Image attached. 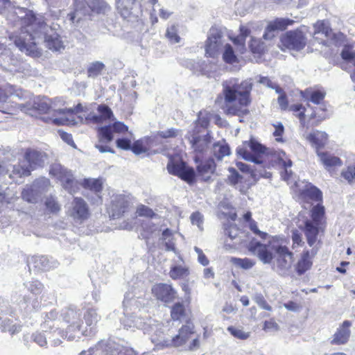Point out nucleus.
Segmentation results:
<instances>
[{"instance_id": "43", "label": "nucleus", "mask_w": 355, "mask_h": 355, "mask_svg": "<svg viewBox=\"0 0 355 355\" xmlns=\"http://www.w3.org/2000/svg\"><path fill=\"white\" fill-rule=\"evenodd\" d=\"M31 261L33 266L37 270H47L53 267L49 259L45 256L33 257Z\"/></svg>"}, {"instance_id": "38", "label": "nucleus", "mask_w": 355, "mask_h": 355, "mask_svg": "<svg viewBox=\"0 0 355 355\" xmlns=\"http://www.w3.org/2000/svg\"><path fill=\"white\" fill-rule=\"evenodd\" d=\"M277 158L278 159L279 164L284 168V173H282V175L284 180L288 181L290 179V175L292 173L291 170L289 169L292 166V162L283 151L277 153Z\"/></svg>"}, {"instance_id": "41", "label": "nucleus", "mask_w": 355, "mask_h": 355, "mask_svg": "<svg viewBox=\"0 0 355 355\" xmlns=\"http://www.w3.org/2000/svg\"><path fill=\"white\" fill-rule=\"evenodd\" d=\"M213 152L216 158L221 160L224 157L230 154V149L227 144L222 141L214 144Z\"/></svg>"}, {"instance_id": "17", "label": "nucleus", "mask_w": 355, "mask_h": 355, "mask_svg": "<svg viewBox=\"0 0 355 355\" xmlns=\"http://www.w3.org/2000/svg\"><path fill=\"white\" fill-rule=\"evenodd\" d=\"M187 138L189 141L193 150L199 153L205 152L211 142V137L209 132L204 134L200 130H193L192 132H189Z\"/></svg>"}, {"instance_id": "62", "label": "nucleus", "mask_w": 355, "mask_h": 355, "mask_svg": "<svg viewBox=\"0 0 355 355\" xmlns=\"http://www.w3.org/2000/svg\"><path fill=\"white\" fill-rule=\"evenodd\" d=\"M136 214L139 216L151 217L153 215V211L145 205H139L137 209Z\"/></svg>"}, {"instance_id": "21", "label": "nucleus", "mask_w": 355, "mask_h": 355, "mask_svg": "<svg viewBox=\"0 0 355 355\" xmlns=\"http://www.w3.org/2000/svg\"><path fill=\"white\" fill-rule=\"evenodd\" d=\"M293 22V20L287 18H277L270 21L266 28L263 38L266 40H272L275 36V31H284Z\"/></svg>"}, {"instance_id": "2", "label": "nucleus", "mask_w": 355, "mask_h": 355, "mask_svg": "<svg viewBox=\"0 0 355 355\" xmlns=\"http://www.w3.org/2000/svg\"><path fill=\"white\" fill-rule=\"evenodd\" d=\"M223 91L216 99L221 108L227 114L240 115L249 105L252 83L245 80L239 83L238 79L230 78L222 84Z\"/></svg>"}, {"instance_id": "51", "label": "nucleus", "mask_w": 355, "mask_h": 355, "mask_svg": "<svg viewBox=\"0 0 355 355\" xmlns=\"http://www.w3.org/2000/svg\"><path fill=\"white\" fill-rule=\"evenodd\" d=\"M209 121V119L208 117V114L206 112H200L198 114V120L195 123L196 130H203L205 131V128L208 125Z\"/></svg>"}, {"instance_id": "54", "label": "nucleus", "mask_w": 355, "mask_h": 355, "mask_svg": "<svg viewBox=\"0 0 355 355\" xmlns=\"http://www.w3.org/2000/svg\"><path fill=\"white\" fill-rule=\"evenodd\" d=\"M227 331L235 338L245 340L249 338L250 333L244 331L242 329L229 327Z\"/></svg>"}, {"instance_id": "63", "label": "nucleus", "mask_w": 355, "mask_h": 355, "mask_svg": "<svg viewBox=\"0 0 355 355\" xmlns=\"http://www.w3.org/2000/svg\"><path fill=\"white\" fill-rule=\"evenodd\" d=\"M132 152L136 155H140L147 151V148L141 141H137L133 144L132 147Z\"/></svg>"}, {"instance_id": "14", "label": "nucleus", "mask_w": 355, "mask_h": 355, "mask_svg": "<svg viewBox=\"0 0 355 355\" xmlns=\"http://www.w3.org/2000/svg\"><path fill=\"white\" fill-rule=\"evenodd\" d=\"M267 148L257 141L251 139L245 141L241 146L237 148V153L243 159L256 164H261L259 156L266 153Z\"/></svg>"}, {"instance_id": "37", "label": "nucleus", "mask_w": 355, "mask_h": 355, "mask_svg": "<svg viewBox=\"0 0 355 355\" xmlns=\"http://www.w3.org/2000/svg\"><path fill=\"white\" fill-rule=\"evenodd\" d=\"M98 115L89 114L86 119L94 123H101L105 120L110 119L112 116L111 110L104 105H101L98 107Z\"/></svg>"}, {"instance_id": "31", "label": "nucleus", "mask_w": 355, "mask_h": 355, "mask_svg": "<svg viewBox=\"0 0 355 355\" xmlns=\"http://www.w3.org/2000/svg\"><path fill=\"white\" fill-rule=\"evenodd\" d=\"M25 158L29 163L28 166L31 170H33L37 166H40L44 163L46 156L43 153L29 149L25 153Z\"/></svg>"}, {"instance_id": "13", "label": "nucleus", "mask_w": 355, "mask_h": 355, "mask_svg": "<svg viewBox=\"0 0 355 355\" xmlns=\"http://www.w3.org/2000/svg\"><path fill=\"white\" fill-rule=\"evenodd\" d=\"M313 27V41L319 44L330 46L331 44L336 43L337 40L343 36L340 33H334L329 23L325 21H317Z\"/></svg>"}, {"instance_id": "58", "label": "nucleus", "mask_w": 355, "mask_h": 355, "mask_svg": "<svg viewBox=\"0 0 355 355\" xmlns=\"http://www.w3.org/2000/svg\"><path fill=\"white\" fill-rule=\"evenodd\" d=\"M191 221L193 225H196L200 230H202V224H203V216L202 215L198 212H194L191 214Z\"/></svg>"}, {"instance_id": "4", "label": "nucleus", "mask_w": 355, "mask_h": 355, "mask_svg": "<svg viewBox=\"0 0 355 355\" xmlns=\"http://www.w3.org/2000/svg\"><path fill=\"white\" fill-rule=\"evenodd\" d=\"M163 325L153 321H150L146 327H144V332L150 335V339L155 344V349H161L168 347H178L185 343L193 334V327L188 323L184 325L179 331L178 335L168 338L164 333Z\"/></svg>"}, {"instance_id": "20", "label": "nucleus", "mask_w": 355, "mask_h": 355, "mask_svg": "<svg viewBox=\"0 0 355 355\" xmlns=\"http://www.w3.org/2000/svg\"><path fill=\"white\" fill-rule=\"evenodd\" d=\"M322 200L321 191L314 186L306 184L304 189L300 190L297 200L304 209H309L313 202H319Z\"/></svg>"}, {"instance_id": "5", "label": "nucleus", "mask_w": 355, "mask_h": 355, "mask_svg": "<svg viewBox=\"0 0 355 355\" xmlns=\"http://www.w3.org/2000/svg\"><path fill=\"white\" fill-rule=\"evenodd\" d=\"M83 312L76 308H69L63 311L62 319L69 324L67 328V334L69 340L79 339L82 336H87L89 332L87 327L81 324Z\"/></svg>"}, {"instance_id": "48", "label": "nucleus", "mask_w": 355, "mask_h": 355, "mask_svg": "<svg viewBox=\"0 0 355 355\" xmlns=\"http://www.w3.org/2000/svg\"><path fill=\"white\" fill-rule=\"evenodd\" d=\"M31 168L29 166H25L24 165L16 164L12 166V171L10 174L11 179H15L17 177L28 176L31 173Z\"/></svg>"}, {"instance_id": "39", "label": "nucleus", "mask_w": 355, "mask_h": 355, "mask_svg": "<svg viewBox=\"0 0 355 355\" xmlns=\"http://www.w3.org/2000/svg\"><path fill=\"white\" fill-rule=\"evenodd\" d=\"M83 318L86 324V327L87 328V327H89L92 329L96 325L101 317L98 315L95 309L88 308L83 311Z\"/></svg>"}, {"instance_id": "42", "label": "nucleus", "mask_w": 355, "mask_h": 355, "mask_svg": "<svg viewBox=\"0 0 355 355\" xmlns=\"http://www.w3.org/2000/svg\"><path fill=\"white\" fill-rule=\"evenodd\" d=\"M311 266L312 261L309 256V252L307 250L302 254L301 259L296 265L297 272L299 275H302L310 269Z\"/></svg>"}, {"instance_id": "55", "label": "nucleus", "mask_w": 355, "mask_h": 355, "mask_svg": "<svg viewBox=\"0 0 355 355\" xmlns=\"http://www.w3.org/2000/svg\"><path fill=\"white\" fill-rule=\"evenodd\" d=\"M342 177L348 182L352 183L355 182V166H349L342 171Z\"/></svg>"}, {"instance_id": "26", "label": "nucleus", "mask_w": 355, "mask_h": 355, "mask_svg": "<svg viewBox=\"0 0 355 355\" xmlns=\"http://www.w3.org/2000/svg\"><path fill=\"white\" fill-rule=\"evenodd\" d=\"M351 326L352 322L350 321L345 320L332 336L331 344L338 345L346 344L351 335V331L349 329Z\"/></svg>"}, {"instance_id": "15", "label": "nucleus", "mask_w": 355, "mask_h": 355, "mask_svg": "<svg viewBox=\"0 0 355 355\" xmlns=\"http://www.w3.org/2000/svg\"><path fill=\"white\" fill-rule=\"evenodd\" d=\"M167 169L169 173L177 175L189 183L192 182L196 176L193 168L187 166L178 157H169Z\"/></svg>"}, {"instance_id": "9", "label": "nucleus", "mask_w": 355, "mask_h": 355, "mask_svg": "<svg viewBox=\"0 0 355 355\" xmlns=\"http://www.w3.org/2000/svg\"><path fill=\"white\" fill-rule=\"evenodd\" d=\"M293 263V254L286 245L279 244L275 247V254L272 263V268L281 275H286L291 270Z\"/></svg>"}, {"instance_id": "33", "label": "nucleus", "mask_w": 355, "mask_h": 355, "mask_svg": "<svg viewBox=\"0 0 355 355\" xmlns=\"http://www.w3.org/2000/svg\"><path fill=\"white\" fill-rule=\"evenodd\" d=\"M138 0H116V7L123 18H128L137 5Z\"/></svg>"}, {"instance_id": "49", "label": "nucleus", "mask_w": 355, "mask_h": 355, "mask_svg": "<svg viewBox=\"0 0 355 355\" xmlns=\"http://www.w3.org/2000/svg\"><path fill=\"white\" fill-rule=\"evenodd\" d=\"M171 315L174 320H183L186 317L184 305L181 303L174 304L171 308Z\"/></svg>"}, {"instance_id": "56", "label": "nucleus", "mask_w": 355, "mask_h": 355, "mask_svg": "<svg viewBox=\"0 0 355 355\" xmlns=\"http://www.w3.org/2000/svg\"><path fill=\"white\" fill-rule=\"evenodd\" d=\"M250 48L254 53H261L265 50L264 43L254 38H252Z\"/></svg>"}, {"instance_id": "1", "label": "nucleus", "mask_w": 355, "mask_h": 355, "mask_svg": "<svg viewBox=\"0 0 355 355\" xmlns=\"http://www.w3.org/2000/svg\"><path fill=\"white\" fill-rule=\"evenodd\" d=\"M22 21L24 26L21 33L15 40V45L21 51L38 57L41 51L37 45L43 42L47 48L53 51H60L64 48L60 36L45 24L42 15L35 16L29 11Z\"/></svg>"}, {"instance_id": "25", "label": "nucleus", "mask_w": 355, "mask_h": 355, "mask_svg": "<svg viewBox=\"0 0 355 355\" xmlns=\"http://www.w3.org/2000/svg\"><path fill=\"white\" fill-rule=\"evenodd\" d=\"M0 309V320H2V324L1 325V330L3 331H8L11 335L19 332L21 330V326L17 323L12 324V320L7 317H3L4 315L7 314L12 315L13 313L12 310L6 305L1 306Z\"/></svg>"}, {"instance_id": "47", "label": "nucleus", "mask_w": 355, "mask_h": 355, "mask_svg": "<svg viewBox=\"0 0 355 355\" xmlns=\"http://www.w3.org/2000/svg\"><path fill=\"white\" fill-rule=\"evenodd\" d=\"M105 69V64L99 61L90 63L87 69V76L89 78H96L101 74Z\"/></svg>"}, {"instance_id": "30", "label": "nucleus", "mask_w": 355, "mask_h": 355, "mask_svg": "<svg viewBox=\"0 0 355 355\" xmlns=\"http://www.w3.org/2000/svg\"><path fill=\"white\" fill-rule=\"evenodd\" d=\"M197 173L204 181H208L211 176L214 173L216 164L212 159H209L205 162H200L196 166Z\"/></svg>"}, {"instance_id": "34", "label": "nucleus", "mask_w": 355, "mask_h": 355, "mask_svg": "<svg viewBox=\"0 0 355 355\" xmlns=\"http://www.w3.org/2000/svg\"><path fill=\"white\" fill-rule=\"evenodd\" d=\"M174 234L169 229H166L162 234L161 241L162 244L165 246L166 251H173L176 255H178L179 258L182 261L180 257L178 251L175 248Z\"/></svg>"}, {"instance_id": "7", "label": "nucleus", "mask_w": 355, "mask_h": 355, "mask_svg": "<svg viewBox=\"0 0 355 355\" xmlns=\"http://www.w3.org/2000/svg\"><path fill=\"white\" fill-rule=\"evenodd\" d=\"M131 354L130 349L119 343L111 340H102L88 350L83 351L79 355H130Z\"/></svg>"}, {"instance_id": "35", "label": "nucleus", "mask_w": 355, "mask_h": 355, "mask_svg": "<svg viewBox=\"0 0 355 355\" xmlns=\"http://www.w3.org/2000/svg\"><path fill=\"white\" fill-rule=\"evenodd\" d=\"M240 35L233 39V42L237 46L236 52L243 54L245 51V38L250 34L251 32L250 26H241L240 27Z\"/></svg>"}, {"instance_id": "12", "label": "nucleus", "mask_w": 355, "mask_h": 355, "mask_svg": "<svg viewBox=\"0 0 355 355\" xmlns=\"http://www.w3.org/2000/svg\"><path fill=\"white\" fill-rule=\"evenodd\" d=\"M50 174L57 178L69 193L72 194L79 189L80 184L74 179L71 171L60 164H54L51 166Z\"/></svg>"}, {"instance_id": "52", "label": "nucleus", "mask_w": 355, "mask_h": 355, "mask_svg": "<svg viewBox=\"0 0 355 355\" xmlns=\"http://www.w3.org/2000/svg\"><path fill=\"white\" fill-rule=\"evenodd\" d=\"M324 215V207L319 204L314 206L311 211V220L315 223L321 225V220Z\"/></svg>"}, {"instance_id": "45", "label": "nucleus", "mask_w": 355, "mask_h": 355, "mask_svg": "<svg viewBox=\"0 0 355 355\" xmlns=\"http://www.w3.org/2000/svg\"><path fill=\"white\" fill-rule=\"evenodd\" d=\"M49 339L50 342L54 346H58L62 343V340L64 338L68 339V335L67 334V331L64 333L59 328H56L53 331H49Z\"/></svg>"}, {"instance_id": "22", "label": "nucleus", "mask_w": 355, "mask_h": 355, "mask_svg": "<svg viewBox=\"0 0 355 355\" xmlns=\"http://www.w3.org/2000/svg\"><path fill=\"white\" fill-rule=\"evenodd\" d=\"M128 131V127L121 122H116L112 125L102 127L98 129V137L101 142L108 143L113 139L112 132L123 133Z\"/></svg>"}, {"instance_id": "28", "label": "nucleus", "mask_w": 355, "mask_h": 355, "mask_svg": "<svg viewBox=\"0 0 355 355\" xmlns=\"http://www.w3.org/2000/svg\"><path fill=\"white\" fill-rule=\"evenodd\" d=\"M128 206V201L123 196H116L112 200L108 212L113 218H119L125 211Z\"/></svg>"}, {"instance_id": "11", "label": "nucleus", "mask_w": 355, "mask_h": 355, "mask_svg": "<svg viewBox=\"0 0 355 355\" xmlns=\"http://www.w3.org/2000/svg\"><path fill=\"white\" fill-rule=\"evenodd\" d=\"M51 186L50 181L46 178H40L30 185H26L21 191V198L29 203H37L42 195L46 192Z\"/></svg>"}, {"instance_id": "27", "label": "nucleus", "mask_w": 355, "mask_h": 355, "mask_svg": "<svg viewBox=\"0 0 355 355\" xmlns=\"http://www.w3.org/2000/svg\"><path fill=\"white\" fill-rule=\"evenodd\" d=\"M317 155L324 168L331 174L337 167H340L343 164L341 159L338 157L329 153L317 150Z\"/></svg>"}, {"instance_id": "6", "label": "nucleus", "mask_w": 355, "mask_h": 355, "mask_svg": "<svg viewBox=\"0 0 355 355\" xmlns=\"http://www.w3.org/2000/svg\"><path fill=\"white\" fill-rule=\"evenodd\" d=\"M108 8L104 0H85V1L75 2L74 12L68 15L69 20L72 22L79 21L83 17L90 15L91 12H104Z\"/></svg>"}, {"instance_id": "16", "label": "nucleus", "mask_w": 355, "mask_h": 355, "mask_svg": "<svg viewBox=\"0 0 355 355\" xmlns=\"http://www.w3.org/2000/svg\"><path fill=\"white\" fill-rule=\"evenodd\" d=\"M281 45L284 48L300 51L306 45L307 40L304 33L299 30L286 32L280 38Z\"/></svg>"}, {"instance_id": "46", "label": "nucleus", "mask_w": 355, "mask_h": 355, "mask_svg": "<svg viewBox=\"0 0 355 355\" xmlns=\"http://www.w3.org/2000/svg\"><path fill=\"white\" fill-rule=\"evenodd\" d=\"M230 261L236 267L245 270H249L252 268L256 263L254 260L249 258L241 259L237 257H231Z\"/></svg>"}, {"instance_id": "57", "label": "nucleus", "mask_w": 355, "mask_h": 355, "mask_svg": "<svg viewBox=\"0 0 355 355\" xmlns=\"http://www.w3.org/2000/svg\"><path fill=\"white\" fill-rule=\"evenodd\" d=\"M306 92L309 95L311 101L315 104H319L325 96V93L320 90L306 91Z\"/></svg>"}, {"instance_id": "32", "label": "nucleus", "mask_w": 355, "mask_h": 355, "mask_svg": "<svg viewBox=\"0 0 355 355\" xmlns=\"http://www.w3.org/2000/svg\"><path fill=\"white\" fill-rule=\"evenodd\" d=\"M58 313L55 310L46 313L44 322L41 324L43 331L48 332L59 328V320H58Z\"/></svg>"}, {"instance_id": "29", "label": "nucleus", "mask_w": 355, "mask_h": 355, "mask_svg": "<svg viewBox=\"0 0 355 355\" xmlns=\"http://www.w3.org/2000/svg\"><path fill=\"white\" fill-rule=\"evenodd\" d=\"M141 293L139 296H136L135 293L128 292L125 293L123 305L126 314H128V309L130 311L139 309L144 304V300L141 298L144 292L142 291Z\"/></svg>"}, {"instance_id": "18", "label": "nucleus", "mask_w": 355, "mask_h": 355, "mask_svg": "<svg viewBox=\"0 0 355 355\" xmlns=\"http://www.w3.org/2000/svg\"><path fill=\"white\" fill-rule=\"evenodd\" d=\"M224 44L222 41V34L217 29H211L205 42V55L216 58L222 51Z\"/></svg>"}, {"instance_id": "64", "label": "nucleus", "mask_w": 355, "mask_h": 355, "mask_svg": "<svg viewBox=\"0 0 355 355\" xmlns=\"http://www.w3.org/2000/svg\"><path fill=\"white\" fill-rule=\"evenodd\" d=\"M263 330L266 331H277L279 330L278 324L272 319L265 321Z\"/></svg>"}, {"instance_id": "23", "label": "nucleus", "mask_w": 355, "mask_h": 355, "mask_svg": "<svg viewBox=\"0 0 355 355\" xmlns=\"http://www.w3.org/2000/svg\"><path fill=\"white\" fill-rule=\"evenodd\" d=\"M153 294L159 300L171 302L176 298V292L171 285L159 284L152 288Z\"/></svg>"}, {"instance_id": "53", "label": "nucleus", "mask_w": 355, "mask_h": 355, "mask_svg": "<svg viewBox=\"0 0 355 355\" xmlns=\"http://www.w3.org/2000/svg\"><path fill=\"white\" fill-rule=\"evenodd\" d=\"M166 37L171 43L175 44L180 42V37L178 34V28L175 25L167 28Z\"/></svg>"}, {"instance_id": "24", "label": "nucleus", "mask_w": 355, "mask_h": 355, "mask_svg": "<svg viewBox=\"0 0 355 355\" xmlns=\"http://www.w3.org/2000/svg\"><path fill=\"white\" fill-rule=\"evenodd\" d=\"M322 229L321 225L315 223L311 220H306L304 228V232L306 237V241L310 247L314 248L318 241V234L320 230ZM313 254L316 253V250L313 248L311 251Z\"/></svg>"}, {"instance_id": "10", "label": "nucleus", "mask_w": 355, "mask_h": 355, "mask_svg": "<svg viewBox=\"0 0 355 355\" xmlns=\"http://www.w3.org/2000/svg\"><path fill=\"white\" fill-rule=\"evenodd\" d=\"M27 290L32 293V296H24L19 302V308L26 313H31L40 307V302L36 295L40 294L43 290V285L37 280H33L24 284Z\"/></svg>"}, {"instance_id": "40", "label": "nucleus", "mask_w": 355, "mask_h": 355, "mask_svg": "<svg viewBox=\"0 0 355 355\" xmlns=\"http://www.w3.org/2000/svg\"><path fill=\"white\" fill-rule=\"evenodd\" d=\"M222 58L227 64H233L239 62L237 55L230 44H224L222 49Z\"/></svg>"}, {"instance_id": "59", "label": "nucleus", "mask_w": 355, "mask_h": 355, "mask_svg": "<svg viewBox=\"0 0 355 355\" xmlns=\"http://www.w3.org/2000/svg\"><path fill=\"white\" fill-rule=\"evenodd\" d=\"M275 130L273 132V136L275 137V140L278 142H282L283 139L282 136L284 133V128L282 123L278 122L273 125Z\"/></svg>"}, {"instance_id": "3", "label": "nucleus", "mask_w": 355, "mask_h": 355, "mask_svg": "<svg viewBox=\"0 0 355 355\" xmlns=\"http://www.w3.org/2000/svg\"><path fill=\"white\" fill-rule=\"evenodd\" d=\"M62 103L63 101L58 98L52 100L46 97L37 96L33 98L32 103L29 102L26 104H20L19 108L21 111L31 116H33L36 112L39 113H46L52 110L55 114L62 115L60 118L53 119V123L57 125H62L68 121V119L65 116L67 114L78 113L82 110L81 105H78L74 109L60 108L58 105H62Z\"/></svg>"}, {"instance_id": "19", "label": "nucleus", "mask_w": 355, "mask_h": 355, "mask_svg": "<svg viewBox=\"0 0 355 355\" xmlns=\"http://www.w3.org/2000/svg\"><path fill=\"white\" fill-rule=\"evenodd\" d=\"M67 214L76 222L82 223L89 215L87 204L83 199L75 198L68 208Z\"/></svg>"}, {"instance_id": "50", "label": "nucleus", "mask_w": 355, "mask_h": 355, "mask_svg": "<svg viewBox=\"0 0 355 355\" xmlns=\"http://www.w3.org/2000/svg\"><path fill=\"white\" fill-rule=\"evenodd\" d=\"M83 185L84 187L98 193L102 189L103 180L101 179H85Z\"/></svg>"}, {"instance_id": "60", "label": "nucleus", "mask_w": 355, "mask_h": 355, "mask_svg": "<svg viewBox=\"0 0 355 355\" xmlns=\"http://www.w3.org/2000/svg\"><path fill=\"white\" fill-rule=\"evenodd\" d=\"M46 208L51 212H57L60 210V205L54 198H48L45 201Z\"/></svg>"}, {"instance_id": "36", "label": "nucleus", "mask_w": 355, "mask_h": 355, "mask_svg": "<svg viewBox=\"0 0 355 355\" xmlns=\"http://www.w3.org/2000/svg\"><path fill=\"white\" fill-rule=\"evenodd\" d=\"M306 139L317 150H319L318 148L327 144V135L324 132L315 130L309 134Z\"/></svg>"}, {"instance_id": "8", "label": "nucleus", "mask_w": 355, "mask_h": 355, "mask_svg": "<svg viewBox=\"0 0 355 355\" xmlns=\"http://www.w3.org/2000/svg\"><path fill=\"white\" fill-rule=\"evenodd\" d=\"M278 246H279V243L275 241H270L268 243L252 241L248 244V249L263 264H272L275 257V247Z\"/></svg>"}, {"instance_id": "61", "label": "nucleus", "mask_w": 355, "mask_h": 355, "mask_svg": "<svg viewBox=\"0 0 355 355\" xmlns=\"http://www.w3.org/2000/svg\"><path fill=\"white\" fill-rule=\"evenodd\" d=\"M178 134L179 130L173 128L158 132V135L164 139L175 137Z\"/></svg>"}, {"instance_id": "44", "label": "nucleus", "mask_w": 355, "mask_h": 355, "mask_svg": "<svg viewBox=\"0 0 355 355\" xmlns=\"http://www.w3.org/2000/svg\"><path fill=\"white\" fill-rule=\"evenodd\" d=\"M189 275V268L184 265L173 266L169 272V275L173 279H183Z\"/></svg>"}]
</instances>
